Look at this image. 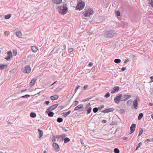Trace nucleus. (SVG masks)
I'll return each mask as SVG.
<instances>
[{
  "label": "nucleus",
  "mask_w": 153,
  "mask_h": 153,
  "mask_svg": "<svg viewBox=\"0 0 153 153\" xmlns=\"http://www.w3.org/2000/svg\"><path fill=\"white\" fill-rule=\"evenodd\" d=\"M68 10L66 4H63V6H60L58 8L59 13L61 14L64 15L67 13Z\"/></svg>",
  "instance_id": "obj_1"
},
{
  "label": "nucleus",
  "mask_w": 153,
  "mask_h": 153,
  "mask_svg": "<svg viewBox=\"0 0 153 153\" xmlns=\"http://www.w3.org/2000/svg\"><path fill=\"white\" fill-rule=\"evenodd\" d=\"M115 34L114 31L110 30L107 31L105 33V36L107 38H111L114 37Z\"/></svg>",
  "instance_id": "obj_2"
},
{
  "label": "nucleus",
  "mask_w": 153,
  "mask_h": 153,
  "mask_svg": "<svg viewBox=\"0 0 153 153\" xmlns=\"http://www.w3.org/2000/svg\"><path fill=\"white\" fill-rule=\"evenodd\" d=\"M85 3L81 0H79L78 1V4L76 7V10H79L83 9L85 7Z\"/></svg>",
  "instance_id": "obj_3"
},
{
  "label": "nucleus",
  "mask_w": 153,
  "mask_h": 153,
  "mask_svg": "<svg viewBox=\"0 0 153 153\" xmlns=\"http://www.w3.org/2000/svg\"><path fill=\"white\" fill-rule=\"evenodd\" d=\"M83 16L85 17L89 16L91 15H93L94 12L93 10L91 8H89L87 10H85L83 13Z\"/></svg>",
  "instance_id": "obj_4"
},
{
  "label": "nucleus",
  "mask_w": 153,
  "mask_h": 153,
  "mask_svg": "<svg viewBox=\"0 0 153 153\" xmlns=\"http://www.w3.org/2000/svg\"><path fill=\"white\" fill-rule=\"evenodd\" d=\"M85 109L87 111V114H88L90 113L91 111L92 108L91 107V104L90 103L85 105Z\"/></svg>",
  "instance_id": "obj_5"
},
{
  "label": "nucleus",
  "mask_w": 153,
  "mask_h": 153,
  "mask_svg": "<svg viewBox=\"0 0 153 153\" xmlns=\"http://www.w3.org/2000/svg\"><path fill=\"white\" fill-rule=\"evenodd\" d=\"M31 71V68L30 66L28 65H26L23 69V72L25 73H29Z\"/></svg>",
  "instance_id": "obj_6"
},
{
  "label": "nucleus",
  "mask_w": 153,
  "mask_h": 153,
  "mask_svg": "<svg viewBox=\"0 0 153 153\" xmlns=\"http://www.w3.org/2000/svg\"><path fill=\"white\" fill-rule=\"evenodd\" d=\"M140 100V98L138 97H136V99L133 101V106H134V108L135 109L137 108L138 101L139 102Z\"/></svg>",
  "instance_id": "obj_7"
},
{
  "label": "nucleus",
  "mask_w": 153,
  "mask_h": 153,
  "mask_svg": "<svg viewBox=\"0 0 153 153\" xmlns=\"http://www.w3.org/2000/svg\"><path fill=\"white\" fill-rule=\"evenodd\" d=\"M122 94H120L119 96H117L114 99V102L117 104L119 103L121 100Z\"/></svg>",
  "instance_id": "obj_8"
},
{
  "label": "nucleus",
  "mask_w": 153,
  "mask_h": 153,
  "mask_svg": "<svg viewBox=\"0 0 153 153\" xmlns=\"http://www.w3.org/2000/svg\"><path fill=\"white\" fill-rule=\"evenodd\" d=\"M131 97V95H125L121 97V101H125Z\"/></svg>",
  "instance_id": "obj_9"
},
{
  "label": "nucleus",
  "mask_w": 153,
  "mask_h": 153,
  "mask_svg": "<svg viewBox=\"0 0 153 153\" xmlns=\"http://www.w3.org/2000/svg\"><path fill=\"white\" fill-rule=\"evenodd\" d=\"M53 146L56 152H59L60 150V148L59 145L56 143H54L53 144Z\"/></svg>",
  "instance_id": "obj_10"
},
{
  "label": "nucleus",
  "mask_w": 153,
  "mask_h": 153,
  "mask_svg": "<svg viewBox=\"0 0 153 153\" xmlns=\"http://www.w3.org/2000/svg\"><path fill=\"white\" fill-rule=\"evenodd\" d=\"M59 105L58 104H56L52 105L49 107L48 109L47 110L52 111L56 108Z\"/></svg>",
  "instance_id": "obj_11"
},
{
  "label": "nucleus",
  "mask_w": 153,
  "mask_h": 153,
  "mask_svg": "<svg viewBox=\"0 0 153 153\" xmlns=\"http://www.w3.org/2000/svg\"><path fill=\"white\" fill-rule=\"evenodd\" d=\"M136 127V124H133L131 126L130 128V134H131L133 133L135 131V129Z\"/></svg>",
  "instance_id": "obj_12"
},
{
  "label": "nucleus",
  "mask_w": 153,
  "mask_h": 153,
  "mask_svg": "<svg viewBox=\"0 0 153 153\" xmlns=\"http://www.w3.org/2000/svg\"><path fill=\"white\" fill-rule=\"evenodd\" d=\"M8 65L7 64H0V70H2L6 69Z\"/></svg>",
  "instance_id": "obj_13"
},
{
  "label": "nucleus",
  "mask_w": 153,
  "mask_h": 153,
  "mask_svg": "<svg viewBox=\"0 0 153 153\" xmlns=\"http://www.w3.org/2000/svg\"><path fill=\"white\" fill-rule=\"evenodd\" d=\"M114 110V108H109L104 110H103L102 111V113H108L112 111H113Z\"/></svg>",
  "instance_id": "obj_14"
},
{
  "label": "nucleus",
  "mask_w": 153,
  "mask_h": 153,
  "mask_svg": "<svg viewBox=\"0 0 153 153\" xmlns=\"http://www.w3.org/2000/svg\"><path fill=\"white\" fill-rule=\"evenodd\" d=\"M62 0H52V2L56 4H59L62 3Z\"/></svg>",
  "instance_id": "obj_15"
},
{
  "label": "nucleus",
  "mask_w": 153,
  "mask_h": 153,
  "mask_svg": "<svg viewBox=\"0 0 153 153\" xmlns=\"http://www.w3.org/2000/svg\"><path fill=\"white\" fill-rule=\"evenodd\" d=\"M51 111V110H47V109L46 112L48 114L49 116L52 117L54 115V113L52 112Z\"/></svg>",
  "instance_id": "obj_16"
},
{
  "label": "nucleus",
  "mask_w": 153,
  "mask_h": 153,
  "mask_svg": "<svg viewBox=\"0 0 153 153\" xmlns=\"http://www.w3.org/2000/svg\"><path fill=\"white\" fill-rule=\"evenodd\" d=\"M83 108V105L80 104L79 105L76 107H75L74 108V110L77 111L79 109H81Z\"/></svg>",
  "instance_id": "obj_17"
},
{
  "label": "nucleus",
  "mask_w": 153,
  "mask_h": 153,
  "mask_svg": "<svg viewBox=\"0 0 153 153\" xmlns=\"http://www.w3.org/2000/svg\"><path fill=\"white\" fill-rule=\"evenodd\" d=\"M36 79L35 78L32 79L30 83V86H33L35 84Z\"/></svg>",
  "instance_id": "obj_18"
},
{
  "label": "nucleus",
  "mask_w": 153,
  "mask_h": 153,
  "mask_svg": "<svg viewBox=\"0 0 153 153\" xmlns=\"http://www.w3.org/2000/svg\"><path fill=\"white\" fill-rule=\"evenodd\" d=\"M59 97V96L58 95H55L50 97V99L51 100H57Z\"/></svg>",
  "instance_id": "obj_19"
},
{
  "label": "nucleus",
  "mask_w": 153,
  "mask_h": 153,
  "mask_svg": "<svg viewBox=\"0 0 153 153\" xmlns=\"http://www.w3.org/2000/svg\"><path fill=\"white\" fill-rule=\"evenodd\" d=\"M16 36L19 38L21 37L22 36V34L21 31H19L16 32Z\"/></svg>",
  "instance_id": "obj_20"
},
{
  "label": "nucleus",
  "mask_w": 153,
  "mask_h": 153,
  "mask_svg": "<svg viewBox=\"0 0 153 153\" xmlns=\"http://www.w3.org/2000/svg\"><path fill=\"white\" fill-rule=\"evenodd\" d=\"M31 49L32 51L34 52H36L38 50L37 48L35 46H32L31 47Z\"/></svg>",
  "instance_id": "obj_21"
},
{
  "label": "nucleus",
  "mask_w": 153,
  "mask_h": 153,
  "mask_svg": "<svg viewBox=\"0 0 153 153\" xmlns=\"http://www.w3.org/2000/svg\"><path fill=\"white\" fill-rule=\"evenodd\" d=\"M71 111H69L67 112L63 113H62V115L65 117H66L69 114L71 113Z\"/></svg>",
  "instance_id": "obj_22"
},
{
  "label": "nucleus",
  "mask_w": 153,
  "mask_h": 153,
  "mask_svg": "<svg viewBox=\"0 0 153 153\" xmlns=\"http://www.w3.org/2000/svg\"><path fill=\"white\" fill-rule=\"evenodd\" d=\"M38 131L39 134V138L43 136V132L42 130H40L39 128L38 129Z\"/></svg>",
  "instance_id": "obj_23"
},
{
  "label": "nucleus",
  "mask_w": 153,
  "mask_h": 153,
  "mask_svg": "<svg viewBox=\"0 0 153 153\" xmlns=\"http://www.w3.org/2000/svg\"><path fill=\"white\" fill-rule=\"evenodd\" d=\"M132 103V100H128L127 102V105L128 106H130L131 105Z\"/></svg>",
  "instance_id": "obj_24"
},
{
  "label": "nucleus",
  "mask_w": 153,
  "mask_h": 153,
  "mask_svg": "<svg viewBox=\"0 0 153 153\" xmlns=\"http://www.w3.org/2000/svg\"><path fill=\"white\" fill-rule=\"evenodd\" d=\"M36 116V114L35 113L33 112H31L30 114V116L32 118H34Z\"/></svg>",
  "instance_id": "obj_25"
},
{
  "label": "nucleus",
  "mask_w": 153,
  "mask_h": 153,
  "mask_svg": "<svg viewBox=\"0 0 153 153\" xmlns=\"http://www.w3.org/2000/svg\"><path fill=\"white\" fill-rule=\"evenodd\" d=\"M121 62V60L120 59H116L114 60V62L116 63H120Z\"/></svg>",
  "instance_id": "obj_26"
},
{
  "label": "nucleus",
  "mask_w": 153,
  "mask_h": 153,
  "mask_svg": "<svg viewBox=\"0 0 153 153\" xmlns=\"http://www.w3.org/2000/svg\"><path fill=\"white\" fill-rule=\"evenodd\" d=\"M64 143H66L70 141V139L68 137L65 138L64 140Z\"/></svg>",
  "instance_id": "obj_27"
},
{
  "label": "nucleus",
  "mask_w": 153,
  "mask_h": 153,
  "mask_svg": "<svg viewBox=\"0 0 153 153\" xmlns=\"http://www.w3.org/2000/svg\"><path fill=\"white\" fill-rule=\"evenodd\" d=\"M7 56L5 57V59L7 60H8L10 59V51L7 52Z\"/></svg>",
  "instance_id": "obj_28"
},
{
  "label": "nucleus",
  "mask_w": 153,
  "mask_h": 153,
  "mask_svg": "<svg viewBox=\"0 0 153 153\" xmlns=\"http://www.w3.org/2000/svg\"><path fill=\"white\" fill-rule=\"evenodd\" d=\"M63 119L61 117H59L57 119V121L59 123H61L63 121Z\"/></svg>",
  "instance_id": "obj_29"
},
{
  "label": "nucleus",
  "mask_w": 153,
  "mask_h": 153,
  "mask_svg": "<svg viewBox=\"0 0 153 153\" xmlns=\"http://www.w3.org/2000/svg\"><path fill=\"white\" fill-rule=\"evenodd\" d=\"M149 3L150 4L152 7H153V0H149Z\"/></svg>",
  "instance_id": "obj_30"
},
{
  "label": "nucleus",
  "mask_w": 153,
  "mask_h": 153,
  "mask_svg": "<svg viewBox=\"0 0 153 153\" xmlns=\"http://www.w3.org/2000/svg\"><path fill=\"white\" fill-rule=\"evenodd\" d=\"M143 116V113H140L139 114V116L138 117V119L139 120H140Z\"/></svg>",
  "instance_id": "obj_31"
},
{
  "label": "nucleus",
  "mask_w": 153,
  "mask_h": 153,
  "mask_svg": "<svg viewBox=\"0 0 153 153\" xmlns=\"http://www.w3.org/2000/svg\"><path fill=\"white\" fill-rule=\"evenodd\" d=\"M114 88V89L115 91L118 92L119 89V87L118 86H115Z\"/></svg>",
  "instance_id": "obj_32"
},
{
  "label": "nucleus",
  "mask_w": 153,
  "mask_h": 153,
  "mask_svg": "<svg viewBox=\"0 0 153 153\" xmlns=\"http://www.w3.org/2000/svg\"><path fill=\"white\" fill-rule=\"evenodd\" d=\"M17 54V51L15 50H13V55L14 56H15Z\"/></svg>",
  "instance_id": "obj_33"
},
{
  "label": "nucleus",
  "mask_w": 153,
  "mask_h": 153,
  "mask_svg": "<svg viewBox=\"0 0 153 153\" xmlns=\"http://www.w3.org/2000/svg\"><path fill=\"white\" fill-rule=\"evenodd\" d=\"M114 152L115 153H119L120 151L117 148H115L114 149Z\"/></svg>",
  "instance_id": "obj_34"
},
{
  "label": "nucleus",
  "mask_w": 153,
  "mask_h": 153,
  "mask_svg": "<svg viewBox=\"0 0 153 153\" xmlns=\"http://www.w3.org/2000/svg\"><path fill=\"white\" fill-rule=\"evenodd\" d=\"M98 110V109L97 108L95 107L93 108V111L94 113H96Z\"/></svg>",
  "instance_id": "obj_35"
},
{
  "label": "nucleus",
  "mask_w": 153,
  "mask_h": 153,
  "mask_svg": "<svg viewBox=\"0 0 153 153\" xmlns=\"http://www.w3.org/2000/svg\"><path fill=\"white\" fill-rule=\"evenodd\" d=\"M110 96V93L108 92L105 95L104 97L106 98H108Z\"/></svg>",
  "instance_id": "obj_36"
},
{
  "label": "nucleus",
  "mask_w": 153,
  "mask_h": 153,
  "mask_svg": "<svg viewBox=\"0 0 153 153\" xmlns=\"http://www.w3.org/2000/svg\"><path fill=\"white\" fill-rule=\"evenodd\" d=\"M5 19H10V14L6 15L5 16Z\"/></svg>",
  "instance_id": "obj_37"
},
{
  "label": "nucleus",
  "mask_w": 153,
  "mask_h": 153,
  "mask_svg": "<svg viewBox=\"0 0 153 153\" xmlns=\"http://www.w3.org/2000/svg\"><path fill=\"white\" fill-rule=\"evenodd\" d=\"M104 107L103 105H101L100 107H98V108L99 110H101V109Z\"/></svg>",
  "instance_id": "obj_38"
},
{
  "label": "nucleus",
  "mask_w": 153,
  "mask_h": 153,
  "mask_svg": "<svg viewBox=\"0 0 153 153\" xmlns=\"http://www.w3.org/2000/svg\"><path fill=\"white\" fill-rule=\"evenodd\" d=\"M143 130L142 129H141L139 131V134L138 135V136H139L141 134H142V133H143Z\"/></svg>",
  "instance_id": "obj_39"
},
{
  "label": "nucleus",
  "mask_w": 153,
  "mask_h": 153,
  "mask_svg": "<svg viewBox=\"0 0 153 153\" xmlns=\"http://www.w3.org/2000/svg\"><path fill=\"white\" fill-rule=\"evenodd\" d=\"M73 51H74V49L73 48H69L68 49V52H72Z\"/></svg>",
  "instance_id": "obj_40"
},
{
  "label": "nucleus",
  "mask_w": 153,
  "mask_h": 153,
  "mask_svg": "<svg viewBox=\"0 0 153 153\" xmlns=\"http://www.w3.org/2000/svg\"><path fill=\"white\" fill-rule=\"evenodd\" d=\"M79 103L78 101H75L74 102V106H76Z\"/></svg>",
  "instance_id": "obj_41"
},
{
  "label": "nucleus",
  "mask_w": 153,
  "mask_h": 153,
  "mask_svg": "<svg viewBox=\"0 0 153 153\" xmlns=\"http://www.w3.org/2000/svg\"><path fill=\"white\" fill-rule=\"evenodd\" d=\"M30 97V95H26L25 96H22V97L23 98L25 97Z\"/></svg>",
  "instance_id": "obj_42"
},
{
  "label": "nucleus",
  "mask_w": 153,
  "mask_h": 153,
  "mask_svg": "<svg viewBox=\"0 0 153 153\" xmlns=\"http://www.w3.org/2000/svg\"><path fill=\"white\" fill-rule=\"evenodd\" d=\"M92 98H90L89 99H87V98H86V99H85L84 100H83L82 101L83 102H86L87 101H88L89 100L91 99Z\"/></svg>",
  "instance_id": "obj_43"
},
{
  "label": "nucleus",
  "mask_w": 153,
  "mask_h": 153,
  "mask_svg": "<svg viewBox=\"0 0 153 153\" xmlns=\"http://www.w3.org/2000/svg\"><path fill=\"white\" fill-rule=\"evenodd\" d=\"M56 141V138L55 137H53L52 139V141L53 142Z\"/></svg>",
  "instance_id": "obj_44"
},
{
  "label": "nucleus",
  "mask_w": 153,
  "mask_h": 153,
  "mask_svg": "<svg viewBox=\"0 0 153 153\" xmlns=\"http://www.w3.org/2000/svg\"><path fill=\"white\" fill-rule=\"evenodd\" d=\"M116 15H117V16H120V11H117L116 12Z\"/></svg>",
  "instance_id": "obj_45"
},
{
  "label": "nucleus",
  "mask_w": 153,
  "mask_h": 153,
  "mask_svg": "<svg viewBox=\"0 0 153 153\" xmlns=\"http://www.w3.org/2000/svg\"><path fill=\"white\" fill-rule=\"evenodd\" d=\"M115 92H116V91H115V90H114V88H113L111 91V94H114V93H115Z\"/></svg>",
  "instance_id": "obj_46"
},
{
  "label": "nucleus",
  "mask_w": 153,
  "mask_h": 153,
  "mask_svg": "<svg viewBox=\"0 0 153 153\" xmlns=\"http://www.w3.org/2000/svg\"><path fill=\"white\" fill-rule=\"evenodd\" d=\"M62 129L64 131H68V130L65 127H62Z\"/></svg>",
  "instance_id": "obj_47"
},
{
  "label": "nucleus",
  "mask_w": 153,
  "mask_h": 153,
  "mask_svg": "<svg viewBox=\"0 0 153 153\" xmlns=\"http://www.w3.org/2000/svg\"><path fill=\"white\" fill-rule=\"evenodd\" d=\"M80 141L81 143L82 144H83V145L84 144L83 140L82 139H80Z\"/></svg>",
  "instance_id": "obj_48"
},
{
  "label": "nucleus",
  "mask_w": 153,
  "mask_h": 153,
  "mask_svg": "<svg viewBox=\"0 0 153 153\" xmlns=\"http://www.w3.org/2000/svg\"><path fill=\"white\" fill-rule=\"evenodd\" d=\"M61 137L62 139V140H63L64 138H65V134H62L61 136Z\"/></svg>",
  "instance_id": "obj_49"
},
{
  "label": "nucleus",
  "mask_w": 153,
  "mask_h": 153,
  "mask_svg": "<svg viewBox=\"0 0 153 153\" xmlns=\"http://www.w3.org/2000/svg\"><path fill=\"white\" fill-rule=\"evenodd\" d=\"M88 85H85L84 87V90H85L86 88H88Z\"/></svg>",
  "instance_id": "obj_50"
},
{
  "label": "nucleus",
  "mask_w": 153,
  "mask_h": 153,
  "mask_svg": "<svg viewBox=\"0 0 153 153\" xmlns=\"http://www.w3.org/2000/svg\"><path fill=\"white\" fill-rule=\"evenodd\" d=\"M93 65V64L92 62H90L89 63L88 65L89 67H91Z\"/></svg>",
  "instance_id": "obj_51"
},
{
  "label": "nucleus",
  "mask_w": 153,
  "mask_h": 153,
  "mask_svg": "<svg viewBox=\"0 0 153 153\" xmlns=\"http://www.w3.org/2000/svg\"><path fill=\"white\" fill-rule=\"evenodd\" d=\"M126 69V67H123L121 69V70L122 71H123L125 70Z\"/></svg>",
  "instance_id": "obj_52"
},
{
  "label": "nucleus",
  "mask_w": 153,
  "mask_h": 153,
  "mask_svg": "<svg viewBox=\"0 0 153 153\" xmlns=\"http://www.w3.org/2000/svg\"><path fill=\"white\" fill-rule=\"evenodd\" d=\"M50 103V102L48 101L45 102V103L47 105H48Z\"/></svg>",
  "instance_id": "obj_53"
},
{
  "label": "nucleus",
  "mask_w": 153,
  "mask_h": 153,
  "mask_svg": "<svg viewBox=\"0 0 153 153\" xmlns=\"http://www.w3.org/2000/svg\"><path fill=\"white\" fill-rule=\"evenodd\" d=\"M102 122L103 123H105L106 122V120H102Z\"/></svg>",
  "instance_id": "obj_54"
},
{
  "label": "nucleus",
  "mask_w": 153,
  "mask_h": 153,
  "mask_svg": "<svg viewBox=\"0 0 153 153\" xmlns=\"http://www.w3.org/2000/svg\"><path fill=\"white\" fill-rule=\"evenodd\" d=\"M142 143L141 142H140L139 143L138 146V147H139L140 146L142 145Z\"/></svg>",
  "instance_id": "obj_55"
},
{
  "label": "nucleus",
  "mask_w": 153,
  "mask_h": 153,
  "mask_svg": "<svg viewBox=\"0 0 153 153\" xmlns=\"http://www.w3.org/2000/svg\"><path fill=\"white\" fill-rule=\"evenodd\" d=\"M4 34H5V35H7V36H8V34H9L8 33V32H7V31H5V32H4Z\"/></svg>",
  "instance_id": "obj_56"
},
{
  "label": "nucleus",
  "mask_w": 153,
  "mask_h": 153,
  "mask_svg": "<svg viewBox=\"0 0 153 153\" xmlns=\"http://www.w3.org/2000/svg\"><path fill=\"white\" fill-rule=\"evenodd\" d=\"M80 86L79 85H77L76 87V90H77L78 88H80Z\"/></svg>",
  "instance_id": "obj_57"
},
{
  "label": "nucleus",
  "mask_w": 153,
  "mask_h": 153,
  "mask_svg": "<svg viewBox=\"0 0 153 153\" xmlns=\"http://www.w3.org/2000/svg\"><path fill=\"white\" fill-rule=\"evenodd\" d=\"M13 56H12V52L10 51V58H12V57Z\"/></svg>",
  "instance_id": "obj_58"
},
{
  "label": "nucleus",
  "mask_w": 153,
  "mask_h": 153,
  "mask_svg": "<svg viewBox=\"0 0 153 153\" xmlns=\"http://www.w3.org/2000/svg\"><path fill=\"white\" fill-rule=\"evenodd\" d=\"M61 136L60 135H58L57 137H56V138L57 139H59L60 137H61Z\"/></svg>",
  "instance_id": "obj_59"
},
{
  "label": "nucleus",
  "mask_w": 153,
  "mask_h": 153,
  "mask_svg": "<svg viewBox=\"0 0 153 153\" xmlns=\"http://www.w3.org/2000/svg\"><path fill=\"white\" fill-rule=\"evenodd\" d=\"M146 141L148 142H150V140L149 139H147L146 140Z\"/></svg>",
  "instance_id": "obj_60"
},
{
  "label": "nucleus",
  "mask_w": 153,
  "mask_h": 153,
  "mask_svg": "<svg viewBox=\"0 0 153 153\" xmlns=\"http://www.w3.org/2000/svg\"><path fill=\"white\" fill-rule=\"evenodd\" d=\"M151 79L152 80V81H153V76H151L150 77Z\"/></svg>",
  "instance_id": "obj_61"
},
{
  "label": "nucleus",
  "mask_w": 153,
  "mask_h": 153,
  "mask_svg": "<svg viewBox=\"0 0 153 153\" xmlns=\"http://www.w3.org/2000/svg\"><path fill=\"white\" fill-rule=\"evenodd\" d=\"M63 48H64L65 49H66V45H63Z\"/></svg>",
  "instance_id": "obj_62"
},
{
  "label": "nucleus",
  "mask_w": 153,
  "mask_h": 153,
  "mask_svg": "<svg viewBox=\"0 0 153 153\" xmlns=\"http://www.w3.org/2000/svg\"><path fill=\"white\" fill-rule=\"evenodd\" d=\"M127 139V137H125L124 138H123V140H126Z\"/></svg>",
  "instance_id": "obj_63"
},
{
  "label": "nucleus",
  "mask_w": 153,
  "mask_h": 153,
  "mask_svg": "<svg viewBox=\"0 0 153 153\" xmlns=\"http://www.w3.org/2000/svg\"><path fill=\"white\" fill-rule=\"evenodd\" d=\"M43 153H47V152L45 150V151L43 152Z\"/></svg>",
  "instance_id": "obj_64"
}]
</instances>
